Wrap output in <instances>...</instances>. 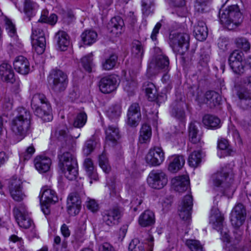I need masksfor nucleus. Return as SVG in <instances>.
I'll return each mask as SVG.
<instances>
[{
  "mask_svg": "<svg viewBox=\"0 0 251 251\" xmlns=\"http://www.w3.org/2000/svg\"><path fill=\"white\" fill-rule=\"evenodd\" d=\"M31 115L26 109L18 108V114L11 122V128L18 141L23 139L27 135L30 126Z\"/></svg>",
  "mask_w": 251,
  "mask_h": 251,
  "instance_id": "nucleus-1",
  "label": "nucleus"
},
{
  "mask_svg": "<svg viewBox=\"0 0 251 251\" xmlns=\"http://www.w3.org/2000/svg\"><path fill=\"white\" fill-rule=\"evenodd\" d=\"M221 23L229 30H233L242 21V14L237 4H233L219 12Z\"/></svg>",
  "mask_w": 251,
  "mask_h": 251,
  "instance_id": "nucleus-2",
  "label": "nucleus"
},
{
  "mask_svg": "<svg viewBox=\"0 0 251 251\" xmlns=\"http://www.w3.org/2000/svg\"><path fill=\"white\" fill-rule=\"evenodd\" d=\"M59 167L65 176L70 180H75L78 175L77 161L74 156L66 151L58 154Z\"/></svg>",
  "mask_w": 251,
  "mask_h": 251,
  "instance_id": "nucleus-3",
  "label": "nucleus"
},
{
  "mask_svg": "<svg viewBox=\"0 0 251 251\" xmlns=\"http://www.w3.org/2000/svg\"><path fill=\"white\" fill-rule=\"evenodd\" d=\"M232 167L230 165H226L221 168L211 177L210 181L215 187L228 188L233 182Z\"/></svg>",
  "mask_w": 251,
  "mask_h": 251,
  "instance_id": "nucleus-4",
  "label": "nucleus"
},
{
  "mask_svg": "<svg viewBox=\"0 0 251 251\" xmlns=\"http://www.w3.org/2000/svg\"><path fill=\"white\" fill-rule=\"evenodd\" d=\"M246 212L244 205L238 203L235 206L231 213L230 222L232 226L235 228L234 231L235 237L238 239L243 233L242 230L239 227L242 225L245 220Z\"/></svg>",
  "mask_w": 251,
  "mask_h": 251,
  "instance_id": "nucleus-5",
  "label": "nucleus"
},
{
  "mask_svg": "<svg viewBox=\"0 0 251 251\" xmlns=\"http://www.w3.org/2000/svg\"><path fill=\"white\" fill-rule=\"evenodd\" d=\"M49 81L51 89L56 93L64 91L67 86V75L60 70H53L49 76Z\"/></svg>",
  "mask_w": 251,
  "mask_h": 251,
  "instance_id": "nucleus-6",
  "label": "nucleus"
},
{
  "mask_svg": "<svg viewBox=\"0 0 251 251\" xmlns=\"http://www.w3.org/2000/svg\"><path fill=\"white\" fill-rule=\"evenodd\" d=\"M170 44L174 51L182 54L189 48V35L184 32L170 35Z\"/></svg>",
  "mask_w": 251,
  "mask_h": 251,
  "instance_id": "nucleus-7",
  "label": "nucleus"
},
{
  "mask_svg": "<svg viewBox=\"0 0 251 251\" xmlns=\"http://www.w3.org/2000/svg\"><path fill=\"white\" fill-rule=\"evenodd\" d=\"M147 182L151 187L160 189L167 184L168 177L166 174L161 170H153L148 176Z\"/></svg>",
  "mask_w": 251,
  "mask_h": 251,
  "instance_id": "nucleus-8",
  "label": "nucleus"
},
{
  "mask_svg": "<svg viewBox=\"0 0 251 251\" xmlns=\"http://www.w3.org/2000/svg\"><path fill=\"white\" fill-rule=\"evenodd\" d=\"M165 159L164 152L160 147L151 148L145 157L146 163L150 166H158Z\"/></svg>",
  "mask_w": 251,
  "mask_h": 251,
  "instance_id": "nucleus-9",
  "label": "nucleus"
},
{
  "mask_svg": "<svg viewBox=\"0 0 251 251\" xmlns=\"http://www.w3.org/2000/svg\"><path fill=\"white\" fill-rule=\"evenodd\" d=\"M154 238L151 235L145 240L144 247L143 243L141 242L138 238L133 239L129 243L128 246L129 251H153L154 246Z\"/></svg>",
  "mask_w": 251,
  "mask_h": 251,
  "instance_id": "nucleus-10",
  "label": "nucleus"
},
{
  "mask_svg": "<svg viewBox=\"0 0 251 251\" xmlns=\"http://www.w3.org/2000/svg\"><path fill=\"white\" fill-rule=\"evenodd\" d=\"M9 191L11 197L15 201H22L25 197L23 192L22 182L20 179L13 178L10 180Z\"/></svg>",
  "mask_w": 251,
  "mask_h": 251,
  "instance_id": "nucleus-11",
  "label": "nucleus"
},
{
  "mask_svg": "<svg viewBox=\"0 0 251 251\" xmlns=\"http://www.w3.org/2000/svg\"><path fill=\"white\" fill-rule=\"evenodd\" d=\"M141 118L140 107L137 103L131 104L127 113L126 124L132 127H136L138 125Z\"/></svg>",
  "mask_w": 251,
  "mask_h": 251,
  "instance_id": "nucleus-12",
  "label": "nucleus"
},
{
  "mask_svg": "<svg viewBox=\"0 0 251 251\" xmlns=\"http://www.w3.org/2000/svg\"><path fill=\"white\" fill-rule=\"evenodd\" d=\"M193 206V198L191 194L186 195L182 199L178 207L179 215L184 221L191 218V211Z\"/></svg>",
  "mask_w": 251,
  "mask_h": 251,
  "instance_id": "nucleus-13",
  "label": "nucleus"
},
{
  "mask_svg": "<svg viewBox=\"0 0 251 251\" xmlns=\"http://www.w3.org/2000/svg\"><path fill=\"white\" fill-rule=\"evenodd\" d=\"M243 53L239 50L233 51L230 55L228 63L230 68L235 74L242 73L244 71V67L242 61L243 60Z\"/></svg>",
  "mask_w": 251,
  "mask_h": 251,
  "instance_id": "nucleus-14",
  "label": "nucleus"
},
{
  "mask_svg": "<svg viewBox=\"0 0 251 251\" xmlns=\"http://www.w3.org/2000/svg\"><path fill=\"white\" fill-rule=\"evenodd\" d=\"M81 200L78 196L75 193L71 194L67 200V212L70 216L78 214L81 209Z\"/></svg>",
  "mask_w": 251,
  "mask_h": 251,
  "instance_id": "nucleus-15",
  "label": "nucleus"
},
{
  "mask_svg": "<svg viewBox=\"0 0 251 251\" xmlns=\"http://www.w3.org/2000/svg\"><path fill=\"white\" fill-rule=\"evenodd\" d=\"M117 79L113 75H109L102 78L99 83L100 91L105 94L110 93L117 88Z\"/></svg>",
  "mask_w": 251,
  "mask_h": 251,
  "instance_id": "nucleus-16",
  "label": "nucleus"
},
{
  "mask_svg": "<svg viewBox=\"0 0 251 251\" xmlns=\"http://www.w3.org/2000/svg\"><path fill=\"white\" fill-rule=\"evenodd\" d=\"M39 197L41 202L47 204L55 203L58 200L55 191L47 186L42 188Z\"/></svg>",
  "mask_w": 251,
  "mask_h": 251,
  "instance_id": "nucleus-17",
  "label": "nucleus"
},
{
  "mask_svg": "<svg viewBox=\"0 0 251 251\" xmlns=\"http://www.w3.org/2000/svg\"><path fill=\"white\" fill-rule=\"evenodd\" d=\"M224 221V216L219 210L216 207L213 208L209 217V223L212 225L213 227L222 232L221 230L223 227Z\"/></svg>",
  "mask_w": 251,
  "mask_h": 251,
  "instance_id": "nucleus-18",
  "label": "nucleus"
},
{
  "mask_svg": "<svg viewBox=\"0 0 251 251\" xmlns=\"http://www.w3.org/2000/svg\"><path fill=\"white\" fill-rule=\"evenodd\" d=\"M15 70L22 75H27L30 71V64L27 59L24 56L16 57L13 62Z\"/></svg>",
  "mask_w": 251,
  "mask_h": 251,
  "instance_id": "nucleus-19",
  "label": "nucleus"
},
{
  "mask_svg": "<svg viewBox=\"0 0 251 251\" xmlns=\"http://www.w3.org/2000/svg\"><path fill=\"white\" fill-rule=\"evenodd\" d=\"M172 187L178 192H183L189 187V178L188 176L183 175L176 176L171 180Z\"/></svg>",
  "mask_w": 251,
  "mask_h": 251,
  "instance_id": "nucleus-20",
  "label": "nucleus"
},
{
  "mask_svg": "<svg viewBox=\"0 0 251 251\" xmlns=\"http://www.w3.org/2000/svg\"><path fill=\"white\" fill-rule=\"evenodd\" d=\"M36 116L41 118L44 122H48L52 120L50 104H43L42 106L32 107Z\"/></svg>",
  "mask_w": 251,
  "mask_h": 251,
  "instance_id": "nucleus-21",
  "label": "nucleus"
},
{
  "mask_svg": "<svg viewBox=\"0 0 251 251\" xmlns=\"http://www.w3.org/2000/svg\"><path fill=\"white\" fill-rule=\"evenodd\" d=\"M102 220L109 226H112L117 223L120 216V211L117 208L104 211L102 213Z\"/></svg>",
  "mask_w": 251,
  "mask_h": 251,
  "instance_id": "nucleus-22",
  "label": "nucleus"
},
{
  "mask_svg": "<svg viewBox=\"0 0 251 251\" xmlns=\"http://www.w3.org/2000/svg\"><path fill=\"white\" fill-rule=\"evenodd\" d=\"M37 35V30L35 29H33V33L31 36L33 49L38 54H41L45 50L46 45V38L43 36H39L37 38H35L34 36L36 37Z\"/></svg>",
  "mask_w": 251,
  "mask_h": 251,
  "instance_id": "nucleus-23",
  "label": "nucleus"
},
{
  "mask_svg": "<svg viewBox=\"0 0 251 251\" xmlns=\"http://www.w3.org/2000/svg\"><path fill=\"white\" fill-rule=\"evenodd\" d=\"M0 79L12 83L15 81L14 73L9 64L2 63L0 65Z\"/></svg>",
  "mask_w": 251,
  "mask_h": 251,
  "instance_id": "nucleus-24",
  "label": "nucleus"
},
{
  "mask_svg": "<svg viewBox=\"0 0 251 251\" xmlns=\"http://www.w3.org/2000/svg\"><path fill=\"white\" fill-rule=\"evenodd\" d=\"M51 164L50 158L45 156H38L34 159V165L36 170L40 173L48 172Z\"/></svg>",
  "mask_w": 251,
  "mask_h": 251,
  "instance_id": "nucleus-25",
  "label": "nucleus"
},
{
  "mask_svg": "<svg viewBox=\"0 0 251 251\" xmlns=\"http://www.w3.org/2000/svg\"><path fill=\"white\" fill-rule=\"evenodd\" d=\"M124 21L120 17H115L108 24V28L112 33L118 36L124 31Z\"/></svg>",
  "mask_w": 251,
  "mask_h": 251,
  "instance_id": "nucleus-26",
  "label": "nucleus"
},
{
  "mask_svg": "<svg viewBox=\"0 0 251 251\" xmlns=\"http://www.w3.org/2000/svg\"><path fill=\"white\" fill-rule=\"evenodd\" d=\"M245 86L240 88L237 92V96L240 100H250L251 99V75L244 80Z\"/></svg>",
  "mask_w": 251,
  "mask_h": 251,
  "instance_id": "nucleus-27",
  "label": "nucleus"
},
{
  "mask_svg": "<svg viewBox=\"0 0 251 251\" xmlns=\"http://www.w3.org/2000/svg\"><path fill=\"white\" fill-rule=\"evenodd\" d=\"M155 222L154 213L149 210H145L138 218L139 225L144 227L151 226Z\"/></svg>",
  "mask_w": 251,
  "mask_h": 251,
  "instance_id": "nucleus-28",
  "label": "nucleus"
},
{
  "mask_svg": "<svg viewBox=\"0 0 251 251\" xmlns=\"http://www.w3.org/2000/svg\"><path fill=\"white\" fill-rule=\"evenodd\" d=\"M105 132L107 143L112 145L116 144L120 138L119 130L116 126H109Z\"/></svg>",
  "mask_w": 251,
  "mask_h": 251,
  "instance_id": "nucleus-29",
  "label": "nucleus"
},
{
  "mask_svg": "<svg viewBox=\"0 0 251 251\" xmlns=\"http://www.w3.org/2000/svg\"><path fill=\"white\" fill-rule=\"evenodd\" d=\"M185 164V159L183 156L175 155L170 158L168 170L172 173H176L180 170Z\"/></svg>",
  "mask_w": 251,
  "mask_h": 251,
  "instance_id": "nucleus-30",
  "label": "nucleus"
},
{
  "mask_svg": "<svg viewBox=\"0 0 251 251\" xmlns=\"http://www.w3.org/2000/svg\"><path fill=\"white\" fill-rule=\"evenodd\" d=\"M194 34L195 38L199 41H203L206 39L208 31L205 23L202 21H199L194 27Z\"/></svg>",
  "mask_w": 251,
  "mask_h": 251,
  "instance_id": "nucleus-31",
  "label": "nucleus"
},
{
  "mask_svg": "<svg viewBox=\"0 0 251 251\" xmlns=\"http://www.w3.org/2000/svg\"><path fill=\"white\" fill-rule=\"evenodd\" d=\"M54 39L58 48L62 51L66 50L70 45L69 37L67 33L62 30L58 31Z\"/></svg>",
  "mask_w": 251,
  "mask_h": 251,
  "instance_id": "nucleus-32",
  "label": "nucleus"
},
{
  "mask_svg": "<svg viewBox=\"0 0 251 251\" xmlns=\"http://www.w3.org/2000/svg\"><path fill=\"white\" fill-rule=\"evenodd\" d=\"M221 99V96L218 93L209 91L205 94L204 102L210 108H213L220 104Z\"/></svg>",
  "mask_w": 251,
  "mask_h": 251,
  "instance_id": "nucleus-33",
  "label": "nucleus"
},
{
  "mask_svg": "<svg viewBox=\"0 0 251 251\" xmlns=\"http://www.w3.org/2000/svg\"><path fill=\"white\" fill-rule=\"evenodd\" d=\"M144 52V49L142 44L139 41H134L132 43V55L139 65L141 63Z\"/></svg>",
  "mask_w": 251,
  "mask_h": 251,
  "instance_id": "nucleus-34",
  "label": "nucleus"
},
{
  "mask_svg": "<svg viewBox=\"0 0 251 251\" xmlns=\"http://www.w3.org/2000/svg\"><path fill=\"white\" fill-rule=\"evenodd\" d=\"M83 166L87 175L90 179V183H92V180L97 181L98 179V176L95 170L92 160L90 158L85 159L83 163Z\"/></svg>",
  "mask_w": 251,
  "mask_h": 251,
  "instance_id": "nucleus-35",
  "label": "nucleus"
},
{
  "mask_svg": "<svg viewBox=\"0 0 251 251\" xmlns=\"http://www.w3.org/2000/svg\"><path fill=\"white\" fill-rule=\"evenodd\" d=\"M151 136V129L147 124L143 125L140 131L139 141L141 144L147 143L150 141Z\"/></svg>",
  "mask_w": 251,
  "mask_h": 251,
  "instance_id": "nucleus-36",
  "label": "nucleus"
},
{
  "mask_svg": "<svg viewBox=\"0 0 251 251\" xmlns=\"http://www.w3.org/2000/svg\"><path fill=\"white\" fill-rule=\"evenodd\" d=\"M122 107L119 104H114L110 106L106 113L111 120H116L120 118L122 113Z\"/></svg>",
  "mask_w": 251,
  "mask_h": 251,
  "instance_id": "nucleus-37",
  "label": "nucleus"
},
{
  "mask_svg": "<svg viewBox=\"0 0 251 251\" xmlns=\"http://www.w3.org/2000/svg\"><path fill=\"white\" fill-rule=\"evenodd\" d=\"M97 33L90 30L84 31L81 35V39L85 45H90L95 42L97 39Z\"/></svg>",
  "mask_w": 251,
  "mask_h": 251,
  "instance_id": "nucleus-38",
  "label": "nucleus"
},
{
  "mask_svg": "<svg viewBox=\"0 0 251 251\" xmlns=\"http://www.w3.org/2000/svg\"><path fill=\"white\" fill-rule=\"evenodd\" d=\"M38 5L32 0H24V12L29 17L35 15V12L38 8Z\"/></svg>",
  "mask_w": 251,
  "mask_h": 251,
  "instance_id": "nucleus-39",
  "label": "nucleus"
},
{
  "mask_svg": "<svg viewBox=\"0 0 251 251\" xmlns=\"http://www.w3.org/2000/svg\"><path fill=\"white\" fill-rule=\"evenodd\" d=\"M143 89L145 90L149 100L153 101L156 99L157 96V90L152 83L149 82L145 83Z\"/></svg>",
  "mask_w": 251,
  "mask_h": 251,
  "instance_id": "nucleus-40",
  "label": "nucleus"
},
{
  "mask_svg": "<svg viewBox=\"0 0 251 251\" xmlns=\"http://www.w3.org/2000/svg\"><path fill=\"white\" fill-rule=\"evenodd\" d=\"M202 122L209 128H215L220 127V119L212 115H205L203 118Z\"/></svg>",
  "mask_w": 251,
  "mask_h": 251,
  "instance_id": "nucleus-41",
  "label": "nucleus"
},
{
  "mask_svg": "<svg viewBox=\"0 0 251 251\" xmlns=\"http://www.w3.org/2000/svg\"><path fill=\"white\" fill-rule=\"evenodd\" d=\"M43 104H50L49 100L45 95L40 93L34 94L31 101V107H36L42 106Z\"/></svg>",
  "mask_w": 251,
  "mask_h": 251,
  "instance_id": "nucleus-42",
  "label": "nucleus"
},
{
  "mask_svg": "<svg viewBox=\"0 0 251 251\" xmlns=\"http://www.w3.org/2000/svg\"><path fill=\"white\" fill-rule=\"evenodd\" d=\"M117 59L118 57L116 54H111L102 62L101 67L102 69L106 71L113 69L116 64Z\"/></svg>",
  "mask_w": 251,
  "mask_h": 251,
  "instance_id": "nucleus-43",
  "label": "nucleus"
},
{
  "mask_svg": "<svg viewBox=\"0 0 251 251\" xmlns=\"http://www.w3.org/2000/svg\"><path fill=\"white\" fill-rule=\"evenodd\" d=\"M201 160V154L200 151L192 152L188 157V163L192 167L196 168L200 164Z\"/></svg>",
  "mask_w": 251,
  "mask_h": 251,
  "instance_id": "nucleus-44",
  "label": "nucleus"
},
{
  "mask_svg": "<svg viewBox=\"0 0 251 251\" xmlns=\"http://www.w3.org/2000/svg\"><path fill=\"white\" fill-rule=\"evenodd\" d=\"M142 11L144 17H147L153 11V0H142Z\"/></svg>",
  "mask_w": 251,
  "mask_h": 251,
  "instance_id": "nucleus-45",
  "label": "nucleus"
},
{
  "mask_svg": "<svg viewBox=\"0 0 251 251\" xmlns=\"http://www.w3.org/2000/svg\"><path fill=\"white\" fill-rule=\"evenodd\" d=\"M189 138L191 142L196 144L200 141L201 136L198 134V130L194 123H191L189 126Z\"/></svg>",
  "mask_w": 251,
  "mask_h": 251,
  "instance_id": "nucleus-46",
  "label": "nucleus"
},
{
  "mask_svg": "<svg viewBox=\"0 0 251 251\" xmlns=\"http://www.w3.org/2000/svg\"><path fill=\"white\" fill-rule=\"evenodd\" d=\"M169 60L165 55H159L155 60V65L159 69H165L167 70L169 67Z\"/></svg>",
  "mask_w": 251,
  "mask_h": 251,
  "instance_id": "nucleus-47",
  "label": "nucleus"
},
{
  "mask_svg": "<svg viewBox=\"0 0 251 251\" xmlns=\"http://www.w3.org/2000/svg\"><path fill=\"white\" fill-rule=\"evenodd\" d=\"M186 246L191 251H204L201 242L195 239H187L185 241Z\"/></svg>",
  "mask_w": 251,
  "mask_h": 251,
  "instance_id": "nucleus-48",
  "label": "nucleus"
},
{
  "mask_svg": "<svg viewBox=\"0 0 251 251\" xmlns=\"http://www.w3.org/2000/svg\"><path fill=\"white\" fill-rule=\"evenodd\" d=\"M186 107L185 103L182 102L177 105L176 108H173L172 110V114L175 117L183 119L185 116L184 108Z\"/></svg>",
  "mask_w": 251,
  "mask_h": 251,
  "instance_id": "nucleus-49",
  "label": "nucleus"
},
{
  "mask_svg": "<svg viewBox=\"0 0 251 251\" xmlns=\"http://www.w3.org/2000/svg\"><path fill=\"white\" fill-rule=\"evenodd\" d=\"M87 115L84 112L79 113L75 119L73 125L74 127L77 128H81L83 127L87 121Z\"/></svg>",
  "mask_w": 251,
  "mask_h": 251,
  "instance_id": "nucleus-50",
  "label": "nucleus"
},
{
  "mask_svg": "<svg viewBox=\"0 0 251 251\" xmlns=\"http://www.w3.org/2000/svg\"><path fill=\"white\" fill-rule=\"evenodd\" d=\"M99 165L105 173L108 174L110 172L111 167L105 153H102L99 156Z\"/></svg>",
  "mask_w": 251,
  "mask_h": 251,
  "instance_id": "nucleus-51",
  "label": "nucleus"
},
{
  "mask_svg": "<svg viewBox=\"0 0 251 251\" xmlns=\"http://www.w3.org/2000/svg\"><path fill=\"white\" fill-rule=\"evenodd\" d=\"M81 63L84 69L88 72H91L93 66V54L90 53L81 59Z\"/></svg>",
  "mask_w": 251,
  "mask_h": 251,
  "instance_id": "nucleus-52",
  "label": "nucleus"
},
{
  "mask_svg": "<svg viewBox=\"0 0 251 251\" xmlns=\"http://www.w3.org/2000/svg\"><path fill=\"white\" fill-rule=\"evenodd\" d=\"M16 220L19 226L24 228H28L31 227L33 224L32 221L29 217L28 215L17 218Z\"/></svg>",
  "mask_w": 251,
  "mask_h": 251,
  "instance_id": "nucleus-53",
  "label": "nucleus"
},
{
  "mask_svg": "<svg viewBox=\"0 0 251 251\" xmlns=\"http://www.w3.org/2000/svg\"><path fill=\"white\" fill-rule=\"evenodd\" d=\"M229 144L227 140L222 139L218 142V148L223 151V155L226 156L229 155L231 150L228 148Z\"/></svg>",
  "mask_w": 251,
  "mask_h": 251,
  "instance_id": "nucleus-54",
  "label": "nucleus"
},
{
  "mask_svg": "<svg viewBox=\"0 0 251 251\" xmlns=\"http://www.w3.org/2000/svg\"><path fill=\"white\" fill-rule=\"evenodd\" d=\"M61 240L60 236L57 235L54 237L53 247L55 251H66L67 244L63 241L61 245Z\"/></svg>",
  "mask_w": 251,
  "mask_h": 251,
  "instance_id": "nucleus-55",
  "label": "nucleus"
},
{
  "mask_svg": "<svg viewBox=\"0 0 251 251\" xmlns=\"http://www.w3.org/2000/svg\"><path fill=\"white\" fill-rule=\"evenodd\" d=\"M13 213L15 218L28 215L26 207L24 204H20L19 206L15 207L13 209Z\"/></svg>",
  "mask_w": 251,
  "mask_h": 251,
  "instance_id": "nucleus-56",
  "label": "nucleus"
},
{
  "mask_svg": "<svg viewBox=\"0 0 251 251\" xmlns=\"http://www.w3.org/2000/svg\"><path fill=\"white\" fill-rule=\"evenodd\" d=\"M236 44L237 47L242 49L245 51H247L250 49V44L246 38H238L236 39Z\"/></svg>",
  "mask_w": 251,
  "mask_h": 251,
  "instance_id": "nucleus-57",
  "label": "nucleus"
},
{
  "mask_svg": "<svg viewBox=\"0 0 251 251\" xmlns=\"http://www.w3.org/2000/svg\"><path fill=\"white\" fill-rule=\"evenodd\" d=\"M57 21V16L54 14H51L49 17L42 14L38 22L41 23H47L52 25H54Z\"/></svg>",
  "mask_w": 251,
  "mask_h": 251,
  "instance_id": "nucleus-58",
  "label": "nucleus"
},
{
  "mask_svg": "<svg viewBox=\"0 0 251 251\" xmlns=\"http://www.w3.org/2000/svg\"><path fill=\"white\" fill-rule=\"evenodd\" d=\"M6 29L9 36L13 38L14 40H17V36L16 35V31L15 25L9 20L6 21Z\"/></svg>",
  "mask_w": 251,
  "mask_h": 251,
  "instance_id": "nucleus-59",
  "label": "nucleus"
},
{
  "mask_svg": "<svg viewBox=\"0 0 251 251\" xmlns=\"http://www.w3.org/2000/svg\"><path fill=\"white\" fill-rule=\"evenodd\" d=\"M227 133L229 136H232L233 139L240 143L241 139L238 131L236 129L234 126L230 125L228 126Z\"/></svg>",
  "mask_w": 251,
  "mask_h": 251,
  "instance_id": "nucleus-60",
  "label": "nucleus"
},
{
  "mask_svg": "<svg viewBox=\"0 0 251 251\" xmlns=\"http://www.w3.org/2000/svg\"><path fill=\"white\" fill-rule=\"evenodd\" d=\"M210 0H195V9L198 12H204L207 3Z\"/></svg>",
  "mask_w": 251,
  "mask_h": 251,
  "instance_id": "nucleus-61",
  "label": "nucleus"
},
{
  "mask_svg": "<svg viewBox=\"0 0 251 251\" xmlns=\"http://www.w3.org/2000/svg\"><path fill=\"white\" fill-rule=\"evenodd\" d=\"M87 208L92 212H96L99 209V205L94 199L88 198L86 201Z\"/></svg>",
  "mask_w": 251,
  "mask_h": 251,
  "instance_id": "nucleus-62",
  "label": "nucleus"
},
{
  "mask_svg": "<svg viewBox=\"0 0 251 251\" xmlns=\"http://www.w3.org/2000/svg\"><path fill=\"white\" fill-rule=\"evenodd\" d=\"M95 145V142L92 140H89L86 141L85 144V147L83 149L84 153L86 155L90 154L93 151Z\"/></svg>",
  "mask_w": 251,
  "mask_h": 251,
  "instance_id": "nucleus-63",
  "label": "nucleus"
},
{
  "mask_svg": "<svg viewBox=\"0 0 251 251\" xmlns=\"http://www.w3.org/2000/svg\"><path fill=\"white\" fill-rule=\"evenodd\" d=\"M35 151V149L34 146L32 144H31L26 149L24 153V159L25 160H27L29 159L31 157L32 155L34 154Z\"/></svg>",
  "mask_w": 251,
  "mask_h": 251,
  "instance_id": "nucleus-64",
  "label": "nucleus"
}]
</instances>
